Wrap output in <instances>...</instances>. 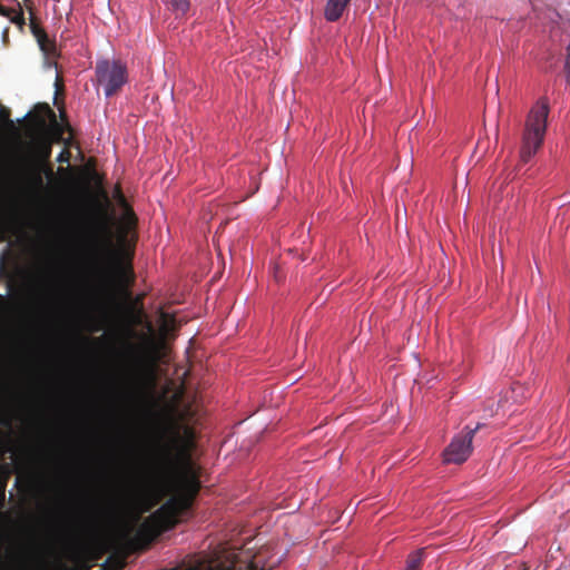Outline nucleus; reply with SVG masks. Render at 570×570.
Masks as SVG:
<instances>
[{
  "mask_svg": "<svg viewBox=\"0 0 570 570\" xmlns=\"http://www.w3.org/2000/svg\"><path fill=\"white\" fill-rule=\"evenodd\" d=\"M169 308L165 303L151 306L150 313L145 308V513L154 508V501L166 499L145 517V551L177 524L200 490L199 466L193 460V411L184 390L166 389L153 399L181 326Z\"/></svg>",
  "mask_w": 570,
  "mask_h": 570,
  "instance_id": "1",
  "label": "nucleus"
},
{
  "mask_svg": "<svg viewBox=\"0 0 570 570\" xmlns=\"http://www.w3.org/2000/svg\"><path fill=\"white\" fill-rule=\"evenodd\" d=\"M136 513L142 515V337L136 345Z\"/></svg>",
  "mask_w": 570,
  "mask_h": 570,
  "instance_id": "2",
  "label": "nucleus"
},
{
  "mask_svg": "<svg viewBox=\"0 0 570 570\" xmlns=\"http://www.w3.org/2000/svg\"><path fill=\"white\" fill-rule=\"evenodd\" d=\"M549 111V100L546 97H541L529 111L520 149V160L523 164H527L543 144Z\"/></svg>",
  "mask_w": 570,
  "mask_h": 570,
  "instance_id": "3",
  "label": "nucleus"
},
{
  "mask_svg": "<svg viewBox=\"0 0 570 570\" xmlns=\"http://www.w3.org/2000/svg\"><path fill=\"white\" fill-rule=\"evenodd\" d=\"M481 426L479 423L473 429L470 426L463 428L445 448L443 452L444 462L454 464L465 462L472 453V440Z\"/></svg>",
  "mask_w": 570,
  "mask_h": 570,
  "instance_id": "4",
  "label": "nucleus"
},
{
  "mask_svg": "<svg viewBox=\"0 0 570 570\" xmlns=\"http://www.w3.org/2000/svg\"><path fill=\"white\" fill-rule=\"evenodd\" d=\"M96 76L106 96L110 97L126 82V68L119 62L102 60L96 65Z\"/></svg>",
  "mask_w": 570,
  "mask_h": 570,
  "instance_id": "5",
  "label": "nucleus"
},
{
  "mask_svg": "<svg viewBox=\"0 0 570 570\" xmlns=\"http://www.w3.org/2000/svg\"><path fill=\"white\" fill-rule=\"evenodd\" d=\"M35 554V538L28 542L19 544L12 554V560L19 566L20 570H24L30 563Z\"/></svg>",
  "mask_w": 570,
  "mask_h": 570,
  "instance_id": "6",
  "label": "nucleus"
},
{
  "mask_svg": "<svg viewBox=\"0 0 570 570\" xmlns=\"http://www.w3.org/2000/svg\"><path fill=\"white\" fill-rule=\"evenodd\" d=\"M18 226V217L12 212L0 213V242H4L9 234H13Z\"/></svg>",
  "mask_w": 570,
  "mask_h": 570,
  "instance_id": "7",
  "label": "nucleus"
},
{
  "mask_svg": "<svg viewBox=\"0 0 570 570\" xmlns=\"http://www.w3.org/2000/svg\"><path fill=\"white\" fill-rule=\"evenodd\" d=\"M351 0H327L324 10L325 19L331 22L337 21L343 16Z\"/></svg>",
  "mask_w": 570,
  "mask_h": 570,
  "instance_id": "8",
  "label": "nucleus"
},
{
  "mask_svg": "<svg viewBox=\"0 0 570 570\" xmlns=\"http://www.w3.org/2000/svg\"><path fill=\"white\" fill-rule=\"evenodd\" d=\"M424 549L412 552L406 560L405 570H419L423 562Z\"/></svg>",
  "mask_w": 570,
  "mask_h": 570,
  "instance_id": "9",
  "label": "nucleus"
},
{
  "mask_svg": "<svg viewBox=\"0 0 570 570\" xmlns=\"http://www.w3.org/2000/svg\"><path fill=\"white\" fill-rule=\"evenodd\" d=\"M177 16H184L189 9V0H166Z\"/></svg>",
  "mask_w": 570,
  "mask_h": 570,
  "instance_id": "10",
  "label": "nucleus"
},
{
  "mask_svg": "<svg viewBox=\"0 0 570 570\" xmlns=\"http://www.w3.org/2000/svg\"><path fill=\"white\" fill-rule=\"evenodd\" d=\"M126 564L125 557L121 556H110L106 563L104 564L101 570H107L111 568L112 570H121Z\"/></svg>",
  "mask_w": 570,
  "mask_h": 570,
  "instance_id": "11",
  "label": "nucleus"
},
{
  "mask_svg": "<svg viewBox=\"0 0 570 570\" xmlns=\"http://www.w3.org/2000/svg\"><path fill=\"white\" fill-rule=\"evenodd\" d=\"M60 524H58L57 522H50L46 529V539L48 541H53L60 535Z\"/></svg>",
  "mask_w": 570,
  "mask_h": 570,
  "instance_id": "12",
  "label": "nucleus"
},
{
  "mask_svg": "<svg viewBox=\"0 0 570 570\" xmlns=\"http://www.w3.org/2000/svg\"><path fill=\"white\" fill-rule=\"evenodd\" d=\"M8 474L0 473V507L4 504Z\"/></svg>",
  "mask_w": 570,
  "mask_h": 570,
  "instance_id": "13",
  "label": "nucleus"
},
{
  "mask_svg": "<svg viewBox=\"0 0 570 570\" xmlns=\"http://www.w3.org/2000/svg\"><path fill=\"white\" fill-rule=\"evenodd\" d=\"M134 543L137 550L142 549V523L137 524Z\"/></svg>",
  "mask_w": 570,
  "mask_h": 570,
  "instance_id": "14",
  "label": "nucleus"
},
{
  "mask_svg": "<svg viewBox=\"0 0 570 570\" xmlns=\"http://www.w3.org/2000/svg\"><path fill=\"white\" fill-rule=\"evenodd\" d=\"M98 511L100 514L111 518L114 515V503L108 500L106 504L99 507Z\"/></svg>",
  "mask_w": 570,
  "mask_h": 570,
  "instance_id": "15",
  "label": "nucleus"
},
{
  "mask_svg": "<svg viewBox=\"0 0 570 570\" xmlns=\"http://www.w3.org/2000/svg\"><path fill=\"white\" fill-rule=\"evenodd\" d=\"M0 119L6 122V126L8 128H13L14 127L13 121L10 119V110L3 109V108L0 109Z\"/></svg>",
  "mask_w": 570,
  "mask_h": 570,
  "instance_id": "16",
  "label": "nucleus"
},
{
  "mask_svg": "<svg viewBox=\"0 0 570 570\" xmlns=\"http://www.w3.org/2000/svg\"><path fill=\"white\" fill-rule=\"evenodd\" d=\"M12 21L19 26H23L24 24V17H23V12L20 11L19 13H17V16L12 19Z\"/></svg>",
  "mask_w": 570,
  "mask_h": 570,
  "instance_id": "17",
  "label": "nucleus"
},
{
  "mask_svg": "<svg viewBox=\"0 0 570 570\" xmlns=\"http://www.w3.org/2000/svg\"><path fill=\"white\" fill-rule=\"evenodd\" d=\"M68 159H69V154H67L65 151L60 153V155L57 158V160L59 163L68 161Z\"/></svg>",
  "mask_w": 570,
  "mask_h": 570,
  "instance_id": "18",
  "label": "nucleus"
},
{
  "mask_svg": "<svg viewBox=\"0 0 570 570\" xmlns=\"http://www.w3.org/2000/svg\"><path fill=\"white\" fill-rule=\"evenodd\" d=\"M136 321L138 324L142 323V309L141 308H138V311H137Z\"/></svg>",
  "mask_w": 570,
  "mask_h": 570,
  "instance_id": "19",
  "label": "nucleus"
},
{
  "mask_svg": "<svg viewBox=\"0 0 570 570\" xmlns=\"http://www.w3.org/2000/svg\"><path fill=\"white\" fill-rule=\"evenodd\" d=\"M45 108L50 114V116L53 118V120H56V115H55L53 110L48 105H45Z\"/></svg>",
  "mask_w": 570,
  "mask_h": 570,
  "instance_id": "20",
  "label": "nucleus"
},
{
  "mask_svg": "<svg viewBox=\"0 0 570 570\" xmlns=\"http://www.w3.org/2000/svg\"><path fill=\"white\" fill-rule=\"evenodd\" d=\"M142 302V294H137L136 296V303L139 304Z\"/></svg>",
  "mask_w": 570,
  "mask_h": 570,
  "instance_id": "21",
  "label": "nucleus"
},
{
  "mask_svg": "<svg viewBox=\"0 0 570 570\" xmlns=\"http://www.w3.org/2000/svg\"><path fill=\"white\" fill-rule=\"evenodd\" d=\"M250 569H252V570H257V569H256V563H255V562H252V563H250ZM261 570H265V569H264V568H262Z\"/></svg>",
  "mask_w": 570,
  "mask_h": 570,
  "instance_id": "22",
  "label": "nucleus"
},
{
  "mask_svg": "<svg viewBox=\"0 0 570 570\" xmlns=\"http://www.w3.org/2000/svg\"><path fill=\"white\" fill-rule=\"evenodd\" d=\"M148 291H147V285L145 284V292H144V295H145V298L148 296Z\"/></svg>",
  "mask_w": 570,
  "mask_h": 570,
  "instance_id": "23",
  "label": "nucleus"
},
{
  "mask_svg": "<svg viewBox=\"0 0 570 570\" xmlns=\"http://www.w3.org/2000/svg\"><path fill=\"white\" fill-rule=\"evenodd\" d=\"M37 180H38L39 184L42 183V178H41V176L39 174L37 175Z\"/></svg>",
  "mask_w": 570,
  "mask_h": 570,
  "instance_id": "24",
  "label": "nucleus"
},
{
  "mask_svg": "<svg viewBox=\"0 0 570 570\" xmlns=\"http://www.w3.org/2000/svg\"><path fill=\"white\" fill-rule=\"evenodd\" d=\"M33 33H35L37 37H39V35H38V30H37V27H33Z\"/></svg>",
  "mask_w": 570,
  "mask_h": 570,
  "instance_id": "25",
  "label": "nucleus"
}]
</instances>
